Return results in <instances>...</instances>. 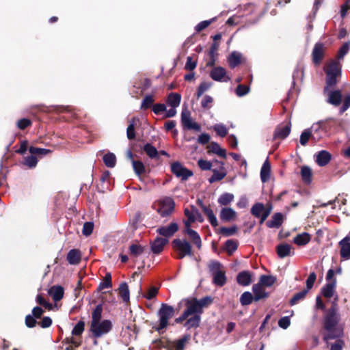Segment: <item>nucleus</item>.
Masks as SVG:
<instances>
[{
	"instance_id": "obj_40",
	"label": "nucleus",
	"mask_w": 350,
	"mask_h": 350,
	"mask_svg": "<svg viewBox=\"0 0 350 350\" xmlns=\"http://www.w3.org/2000/svg\"><path fill=\"white\" fill-rule=\"evenodd\" d=\"M143 150L150 159L159 157L158 150L150 143L146 144L143 147Z\"/></svg>"
},
{
	"instance_id": "obj_4",
	"label": "nucleus",
	"mask_w": 350,
	"mask_h": 350,
	"mask_svg": "<svg viewBox=\"0 0 350 350\" xmlns=\"http://www.w3.org/2000/svg\"><path fill=\"white\" fill-rule=\"evenodd\" d=\"M113 325L110 320L105 319L90 325V332L94 338H98L108 334L112 329Z\"/></svg>"
},
{
	"instance_id": "obj_62",
	"label": "nucleus",
	"mask_w": 350,
	"mask_h": 350,
	"mask_svg": "<svg viewBox=\"0 0 350 350\" xmlns=\"http://www.w3.org/2000/svg\"><path fill=\"white\" fill-rule=\"evenodd\" d=\"M37 319L33 317L30 314L26 315L25 319V324L28 328H33L38 324Z\"/></svg>"
},
{
	"instance_id": "obj_38",
	"label": "nucleus",
	"mask_w": 350,
	"mask_h": 350,
	"mask_svg": "<svg viewBox=\"0 0 350 350\" xmlns=\"http://www.w3.org/2000/svg\"><path fill=\"white\" fill-rule=\"evenodd\" d=\"M310 240V235L307 232L297 234L293 239V241L299 246L306 245Z\"/></svg>"
},
{
	"instance_id": "obj_22",
	"label": "nucleus",
	"mask_w": 350,
	"mask_h": 350,
	"mask_svg": "<svg viewBox=\"0 0 350 350\" xmlns=\"http://www.w3.org/2000/svg\"><path fill=\"white\" fill-rule=\"evenodd\" d=\"M237 283L243 286H247L252 282V273L249 271H243L237 276Z\"/></svg>"
},
{
	"instance_id": "obj_54",
	"label": "nucleus",
	"mask_w": 350,
	"mask_h": 350,
	"mask_svg": "<svg viewBox=\"0 0 350 350\" xmlns=\"http://www.w3.org/2000/svg\"><path fill=\"white\" fill-rule=\"evenodd\" d=\"M144 247L141 245L132 244L129 247L130 254L134 257H137L144 252Z\"/></svg>"
},
{
	"instance_id": "obj_42",
	"label": "nucleus",
	"mask_w": 350,
	"mask_h": 350,
	"mask_svg": "<svg viewBox=\"0 0 350 350\" xmlns=\"http://www.w3.org/2000/svg\"><path fill=\"white\" fill-rule=\"evenodd\" d=\"M103 162L105 165L107 167H114L116 164V155L112 152H108L106 154L103 156Z\"/></svg>"
},
{
	"instance_id": "obj_28",
	"label": "nucleus",
	"mask_w": 350,
	"mask_h": 350,
	"mask_svg": "<svg viewBox=\"0 0 350 350\" xmlns=\"http://www.w3.org/2000/svg\"><path fill=\"white\" fill-rule=\"evenodd\" d=\"M342 101V94L340 90L331 91L329 94L327 103L334 105L338 106Z\"/></svg>"
},
{
	"instance_id": "obj_35",
	"label": "nucleus",
	"mask_w": 350,
	"mask_h": 350,
	"mask_svg": "<svg viewBox=\"0 0 350 350\" xmlns=\"http://www.w3.org/2000/svg\"><path fill=\"white\" fill-rule=\"evenodd\" d=\"M185 232L190 237V239L193 241L196 247L198 249H200L202 247V240L199 234L193 229H185Z\"/></svg>"
},
{
	"instance_id": "obj_45",
	"label": "nucleus",
	"mask_w": 350,
	"mask_h": 350,
	"mask_svg": "<svg viewBox=\"0 0 350 350\" xmlns=\"http://www.w3.org/2000/svg\"><path fill=\"white\" fill-rule=\"evenodd\" d=\"M301 175L302 180L306 183H311V177H312V170L310 167L304 165L301 168Z\"/></svg>"
},
{
	"instance_id": "obj_36",
	"label": "nucleus",
	"mask_w": 350,
	"mask_h": 350,
	"mask_svg": "<svg viewBox=\"0 0 350 350\" xmlns=\"http://www.w3.org/2000/svg\"><path fill=\"white\" fill-rule=\"evenodd\" d=\"M269 207H265L262 203L257 202L251 208V213L256 217H260Z\"/></svg>"
},
{
	"instance_id": "obj_8",
	"label": "nucleus",
	"mask_w": 350,
	"mask_h": 350,
	"mask_svg": "<svg viewBox=\"0 0 350 350\" xmlns=\"http://www.w3.org/2000/svg\"><path fill=\"white\" fill-rule=\"evenodd\" d=\"M161 206L157 209L158 213L161 217L170 216L174 211L175 202L170 197H165L160 201Z\"/></svg>"
},
{
	"instance_id": "obj_19",
	"label": "nucleus",
	"mask_w": 350,
	"mask_h": 350,
	"mask_svg": "<svg viewBox=\"0 0 350 350\" xmlns=\"http://www.w3.org/2000/svg\"><path fill=\"white\" fill-rule=\"evenodd\" d=\"M332 159L331 154L327 150L319 151L316 154V162L320 167L325 166Z\"/></svg>"
},
{
	"instance_id": "obj_39",
	"label": "nucleus",
	"mask_w": 350,
	"mask_h": 350,
	"mask_svg": "<svg viewBox=\"0 0 350 350\" xmlns=\"http://www.w3.org/2000/svg\"><path fill=\"white\" fill-rule=\"evenodd\" d=\"M276 281V278L273 275H262L260 277L259 282L258 284H260V286H265L267 287H270Z\"/></svg>"
},
{
	"instance_id": "obj_27",
	"label": "nucleus",
	"mask_w": 350,
	"mask_h": 350,
	"mask_svg": "<svg viewBox=\"0 0 350 350\" xmlns=\"http://www.w3.org/2000/svg\"><path fill=\"white\" fill-rule=\"evenodd\" d=\"M67 260L70 265H77L81 260V252L79 250L72 249L67 254Z\"/></svg>"
},
{
	"instance_id": "obj_29",
	"label": "nucleus",
	"mask_w": 350,
	"mask_h": 350,
	"mask_svg": "<svg viewBox=\"0 0 350 350\" xmlns=\"http://www.w3.org/2000/svg\"><path fill=\"white\" fill-rule=\"evenodd\" d=\"M271 175V165L268 159L263 163L260 170V179L262 183L267 182L270 178Z\"/></svg>"
},
{
	"instance_id": "obj_10",
	"label": "nucleus",
	"mask_w": 350,
	"mask_h": 350,
	"mask_svg": "<svg viewBox=\"0 0 350 350\" xmlns=\"http://www.w3.org/2000/svg\"><path fill=\"white\" fill-rule=\"evenodd\" d=\"M185 304L187 308L185 310V311L189 316L191 314L196 315L197 314L200 316L203 312V310L200 309L198 302H197V299L195 297L185 299Z\"/></svg>"
},
{
	"instance_id": "obj_3",
	"label": "nucleus",
	"mask_w": 350,
	"mask_h": 350,
	"mask_svg": "<svg viewBox=\"0 0 350 350\" xmlns=\"http://www.w3.org/2000/svg\"><path fill=\"white\" fill-rule=\"evenodd\" d=\"M157 314L159 317V325L154 328L160 333L161 330L167 327L168 320L174 315V308L171 306L163 303L157 312Z\"/></svg>"
},
{
	"instance_id": "obj_1",
	"label": "nucleus",
	"mask_w": 350,
	"mask_h": 350,
	"mask_svg": "<svg viewBox=\"0 0 350 350\" xmlns=\"http://www.w3.org/2000/svg\"><path fill=\"white\" fill-rule=\"evenodd\" d=\"M340 318L324 317L323 340L329 344V340L343 338L344 326L339 324Z\"/></svg>"
},
{
	"instance_id": "obj_44",
	"label": "nucleus",
	"mask_w": 350,
	"mask_h": 350,
	"mask_svg": "<svg viewBox=\"0 0 350 350\" xmlns=\"http://www.w3.org/2000/svg\"><path fill=\"white\" fill-rule=\"evenodd\" d=\"M338 296H336L332 302V307L328 310L327 314L324 317H332V318H340V314L338 313Z\"/></svg>"
},
{
	"instance_id": "obj_13",
	"label": "nucleus",
	"mask_w": 350,
	"mask_h": 350,
	"mask_svg": "<svg viewBox=\"0 0 350 350\" xmlns=\"http://www.w3.org/2000/svg\"><path fill=\"white\" fill-rule=\"evenodd\" d=\"M340 247V254L342 259H350V237L346 236L338 243Z\"/></svg>"
},
{
	"instance_id": "obj_57",
	"label": "nucleus",
	"mask_w": 350,
	"mask_h": 350,
	"mask_svg": "<svg viewBox=\"0 0 350 350\" xmlns=\"http://www.w3.org/2000/svg\"><path fill=\"white\" fill-rule=\"evenodd\" d=\"M310 138L312 139L311 131L306 129L300 135L299 142L302 146H306Z\"/></svg>"
},
{
	"instance_id": "obj_58",
	"label": "nucleus",
	"mask_w": 350,
	"mask_h": 350,
	"mask_svg": "<svg viewBox=\"0 0 350 350\" xmlns=\"http://www.w3.org/2000/svg\"><path fill=\"white\" fill-rule=\"evenodd\" d=\"M220 232L225 237H230L234 234L237 232V226L234 225L231 227H221L220 228Z\"/></svg>"
},
{
	"instance_id": "obj_24",
	"label": "nucleus",
	"mask_w": 350,
	"mask_h": 350,
	"mask_svg": "<svg viewBox=\"0 0 350 350\" xmlns=\"http://www.w3.org/2000/svg\"><path fill=\"white\" fill-rule=\"evenodd\" d=\"M283 222V215L281 213H274L271 220L267 221L266 225L270 228H278Z\"/></svg>"
},
{
	"instance_id": "obj_51",
	"label": "nucleus",
	"mask_w": 350,
	"mask_h": 350,
	"mask_svg": "<svg viewBox=\"0 0 350 350\" xmlns=\"http://www.w3.org/2000/svg\"><path fill=\"white\" fill-rule=\"evenodd\" d=\"M254 300V296L249 291L244 292L240 297V303L242 306L250 305Z\"/></svg>"
},
{
	"instance_id": "obj_6",
	"label": "nucleus",
	"mask_w": 350,
	"mask_h": 350,
	"mask_svg": "<svg viewBox=\"0 0 350 350\" xmlns=\"http://www.w3.org/2000/svg\"><path fill=\"white\" fill-rule=\"evenodd\" d=\"M172 245L178 250V258L193 256L191 245L186 239H175L172 241Z\"/></svg>"
},
{
	"instance_id": "obj_43",
	"label": "nucleus",
	"mask_w": 350,
	"mask_h": 350,
	"mask_svg": "<svg viewBox=\"0 0 350 350\" xmlns=\"http://www.w3.org/2000/svg\"><path fill=\"white\" fill-rule=\"evenodd\" d=\"M234 200V195L230 193H224L219 197L217 202L221 206H227Z\"/></svg>"
},
{
	"instance_id": "obj_61",
	"label": "nucleus",
	"mask_w": 350,
	"mask_h": 350,
	"mask_svg": "<svg viewBox=\"0 0 350 350\" xmlns=\"http://www.w3.org/2000/svg\"><path fill=\"white\" fill-rule=\"evenodd\" d=\"M85 323L83 321H79L72 330V334L80 336L84 331Z\"/></svg>"
},
{
	"instance_id": "obj_21",
	"label": "nucleus",
	"mask_w": 350,
	"mask_h": 350,
	"mask_svg": "<svg viewBox=\"0 0 350 350\" xmlns=\"http://www.w3.org/2000/svg\"><path fill=\"white\" fill-rule=\"evenodd\" d=\"M323 44L317 42L312 50V60L315 64H318L323 57Z\"/></svg>"
},
{
	"instance_id": "obj_31",
	"label": "nucleus",
	"mask_w": 350,
	"mask_h": 350,
	"mask_svg": "<svg viewBox=\"0 0 350 350\" xmlns=\"http://www.w3.org/2000/svg\"><path fill=\"white\" fill-rule=\"evenodd\" d=\"M291 245L288 243L280 244L277 246V254L280 258H284L291 254Z\"/></svg>"
},
{
	"instance_id": "obj_17",
	"label": "nucleus",
	"mask_w": 350,
	"mask_h": 350,
	"mask_svg": "<svg viewBox=\"0 0 350 350\" xmlns=\"http://www.w3.org/2000/svg\"><path fill=\"white\" fill-rule=\"evenodd\" d=\"M291 124L288 122L285 126H278L276 127L274 134V139H284L286 138L291 133Z\"/></svg>"
},
{
	"instance_id": "obj_18",
	"label": "nucleus",
	"mask_w": 350,
	"mask_h": 350,
	"mask_svg": "<svg viewBox=\"0 0 350 350\" xmlns=\"http://www.w3.org/2000/svg\"><path fill=\"white\" fill-rule=\"evenodd\" d=\"M236 217V211L230 207H224L220 211L219 218L222 221H230Z\"/></svg>"
},
{
	"instance_id": "obj_12",
	"label": "nucleus",
	"mask_w": 350,
	"mask_h": 350,
	"mask_svg": "<svg viewBox=\"0 0 350 350\" xmlns=\"http://www.w3.org/2000/svg\"><path fill=\"white\" fill-rule=\"evenodd\" d=\"M178 230V226L176 222H172L168 226H163L157 229V232L163 237H170Z\"/></svg>"
},
{
	"instance_id": "obj_9",
	"label": "nucleus",
	"mask_w": 350,
	"mask_h": 350,
	"mask_svg": "<svg viewBox=\"0 0 350 350\" xmlns=\"http://www.w3.org/2000/svg\"><path fill=\"white\" fill-rule=\"evenodd\" d=\"M210 77L216 81L228 82L230 78L226 75V71L221 66L214 67L211 72Z\"/></svg>"
},
{
	"instance_id": "obj_37",
	"label": "nucleus",
	"mask_w": 350,
	"mask_h": 350,
	"mask_svg": "<svg viewBox=\"0 0 350 350\" xmlns=\"http://www.w3.org/2000/svg\"><path fill=\"white\" fill-rule=\"evenodd\" d=\"M202 210L206 215L211 225L213 227L217 226H218V221H217V217L215 215L213 210L210 207H208L207 206H205L204 207H203L202 208Z\"/></svg>"
},
{
	"instance_id": "obj_63",
	"label": "nucleus",
	"mask_w": 350,
	"mask_h": 350,
	"mask_svg": "<svg viewBox=\"0 0 350 350\" xmlns=\"http://www.w3.org/2000/svg\"><path fill=\"white\" fill-rule=\"evenodd\" d=\"M211 83L207 82L201 83L197 90L196 96L200 98L202 94L211 88Z\"/></svg>"
},
{
	"instance_id": "obj_7",
	"label": "nucleus",
	"mask_w": 350,
	"mask_h": 350,
	"mask_svg": "<svg viewBox=\"0 0 350 350\" xmlns=\"http://www.w3.org/2000/svg\"><path fill=\"white\" fill-rule=\"evenodd\" d=\"M172 172L181 180H187L193 175L191 170L184 167L179 161H175L171 165Z\"/></svg>"
},
{
	"instance_id": "obj_11",
	"label": "nucleus",
	"mask_w": 350,
	"mask_h": 350,
	"mask_svg": "<svg viewBox=\"0 0 350 350\" xmlns=\"http://www.w3.org/2000/svg\"><path fill=\"white\" fill-rule=\"evenodd\" d=\"M307 129L311 131V134L312 135V140L317 142L323 137V135L320 133V132L325 130V121H318L312 124V125L310 128Z\"/></svg>"
},
{
	"instance_id": "obj_47",
	"label": "nucleus",
	"mask_w": 350,
	"mask_h": 350,
	"mask_svg": "<svg viewBox=\"0 0 350 350\" xmlns=\"http://www.w3.org/2000/svg\"><path fill=\"white\" fill-rule=\"evenodd\" d=\"M350 49V40L345 42L339 49L337 60L338 62L343 59L345 56L349 53Z\"/></svg>"
},
{
	"instance_id": "obj_53",
	"label": "nucleus",
	"mask_w": 350,
	"mask_h": 350,
	"mask_svg": "<svg viewBox=\"0 0 350 350\" xmlns=\"http://www.w3.org/2000/svg\"><path fill=\"white\" fill-rule=\"evenodd\" d=\"M221 264L219 261L214 260H211L208 265V271L211 275H213L217 272L221 271Z\"/></svg>"
},
{
	"instance_id": "obj_14",
	"label": "nucleus",
	"mask_w": 350,
	"mask_h": 350,
	"mask_svg": "<svg viewBox=\"0 0 350 350\" xmlns=\"http://www.w3.org/2000/svg\"><path fill=\"white\" fill-rule=\"evenodd\" d=\"M213 162L214 163L218 164L221 171L219 172L216 169L212 170L213 174L208 178V182L210 183H213L215 182L219 181L226 176V172L224 171V163L223 162L219 161L217 159L213 160Z\"/></svg>"
},
{
	"instance_id": "obj_33",
	"label": "nucleus",
	"mask_w": 350,
	"mask_h": 350,
	"mask_svg": "<svg viewBox=\"0 0 350 350\" xmlns=\"http://www.w3.org/2000/svg\"><path fill=\"white\" fill-rule=\"evenodd\" d=\"M213 276V283L217 286H223L226 282V277L225 272L221 271L220 272H217L215 274L212 275Z\"/></svg>"
},
{
	"instance_id": "obj_46",
	"label": "nucleus",
	"mask_w": 350,
	"mask_h": 350,
	"mask_svg": "<svg viewBox=\"0 0 350 350\" xmlns=\"http://www.w3.org/2000/svg\"><path fill=\"white\" fill-rule=\"evenodd\" d=\"M103 306L101 304H98L96 306L92 314V321L91 324L96 323L100 321L102 317Z\"/></svg>"
},
{
	"instance_id": "obj_55",
	"label": "nucleus",
	"mask_w": 350,
	"mask_h": 350,
	"mask_svg": "<svg viewBox=\"0 0 350 350\" xmlns=\"http://www.w3.org/2000/svg\"><path fill=\"white\" fill-rule=\"evenodd\" d=\"M29 152L31 154H37L38 156H43L51 152V150L46 148H38L34 146H30L29 148Z\"/></svg>"
},
{
	"instance_id": "obj_15",
	"label": "nucleus",
	"mask_w": 350,
	"mask_h": 350,
	"mask_svg": "<svg viewBox=\"0 0 350 350\" xmlns=\"http://www.w3.org/2000/svg\"><path fill=\"white\" fill-rule=\"evenodd\" d=\"M191 338L190 334H185L181 338L173 341L168 347V350H184L186 344Z\"/></svg>"
},
{
	"instance_id": "obj_26",
	"label": "nucleus",
	"mask_w": 350,
	"mask_h": 350,
	"mask_svg": "<svg viewBox=\"0 0 350 350\" xmlns=\"http://www.w3.org/2000/svg\"><path fill=\"white\" fill-rule=\"evenodd\" d=\"M208 152L215 154L224 159L226 158V151L225 149L221 148L218 143L212 142L208 146Z\"/></svg>"
},
{
	"instance_id": "obj_50",
	"label": "nucleus",
	"mask_w": 350,
	"mask_h": 350,
	"mask_svg": "<svg viewBox=\"0 0 350 350\" xmlns=\"http://www.w3.org/2000/svg\"><path fill=\"white\" fill-rule=\"evenodd\" d=\"M238 247V243L236 241L228 239L225 243V250L228 254L234 253Z\"/></svg>"
},
{
	"instance_id": "obj_20",
	"label": "nucleus",
	"mask_w": 350,
	"mask_h": 350,
	"mask_svg": "<svg viewBox=\"0 0 350 350\" xmlns=\"http://www.w3.org/2000/svg\"><path fill=\"white\" fill-rule=\"evenodd\" d=\"M336 279H333L331 282H327L321 288V295L326 298H331L334 296L335 288L336 286Z\"/></svg>"
},
{
	"instance_id": "obj_25",
	"label": "nucleus",
	"mask_w": 350,
	"mask_h": 350,
	"mask_svg": "<svg viewBox=\"0 0 350 350\" xmlns=\"http://www.w3.org/2000/svg\"><path fill=\"white\" fill-rule=\"evenodd\" d=\"M49 294L52 296L55 301H59L64 297V289L62 286H53L49 289Z\"/></svg>"
},
{
	"instance_id": "obj_52",
	"label": "nucleus",
	"mask_w": 350,
	"mask_h": 350,
	"mask_svg": "<svg viewBox=\"0 0 350 350\" xmlns=\"http://www.w3.org/2000/svg\"><path fill=\"white\" fill-rule=\"evenodd\" d=\"M24 165L29 168H34L36 167L38 163V159L33 154L27 156L24 158Z\"/></svg>"
},
{
	"instance_id": "obj_49",
	"label": "nucleus",
	"mask_w": 350,
	"mask_h": 350,
	"mask_svg": "<svg viewBox=\"0 0 350 350\" xmlns=\"http://www.w3.org/2000/svg\"><path fill=\"white\" fill-rule=\"evenodd\" d=\"M309 291L308 290H306L305 288L301 291L299 293H297L294 295V296L290 300V304L291 306H294L297 304L299 301L304 299L306 295L308 294Z\"/></svg>"
},
{
	"instance_id": "obj_59",
	"label": "nucleus",
	"mask_w": 350,
	"mask_h": 350,
	"mask_svg": "<svg viewBox=\"0 0 350 350\" xmlns=\"http://www.w3.org/2000/svg\"><path fill=\"white\" fill-rule=\"evenodd\" d=\"M154 103V98L152 95H146L142 100L141 105V109H147L152 107Z\"/></svg>"
},
{
	"instance_id": "obj_34",
	"label": "nucleus",
	"mask_w": 350,
	"mask_h": 350,
	"mask_svg": "<svg viewBox=\"0 0 350 350\" xmlns=\"http://www.w3.org/2000/svg\"><path fill=\"white\" fill-rule=\"evenodd\" d=\"M241 55L237 51H232L228 57V64L231 68H234L241 63Z\"/></svg>"
},
{
	"instance_id": "obj_64",
	"label": "nucleus",
	"mask_w": 350,
	"mask_h": 350,
	"mask_svg": "<svg viewBox=\"0 0 350 350\" xmlns=\"http://www.w3.org/2000/svg\"><path fill=\"white\" fill-rule=\"evenodd\" d=\"M345 346L343 338L335 340V342L330 345L329 350H342Z\"/></svg>"
},
{
	"instance_id": "obj_5",
	"label": "nucleus",
	"mask_w": 350,
	"mask_h": 350,
	"mask_svg": "<svg viewBox=\"0 0 350 350\" xmlns=\"http://www.w3.org/2000/svg\"><path fill=\"white\" fill-rule=\"evenodd\" d=\"M180 121L184 129L193 130L197 132H200L202 130L200 124L193 121L191 119V112L187 107L183 108Z\"/></svg>"
},
{
	"instance_id": "obj_16",
	"label": "nucleus",
	"mask_w": 350,
	"mask_h": 350,
	"mask_svg": "<svg viewBox=\"0 0 350 350\" xmlns=\"http://www.w3.org/2000/svg\"><path fill=\"white\" fill-rule=\"evenodd\" d=\"M167 242L168 240L167 239L159 237H156L150 244L151 251L154 254H160L163 250L164 246Z\"/></svg>"
},
{
	"instance_id": "obj_32",
	"label": "nucleus",
	"mask_w": 350,
	"mask_h": 350,
	"mask_svg": "<svg viewBox=\"0 0 350 350\" xmlns=\"http://www.w3.org/2000/svg\"><path fill=\"white\" fill-rule=\"evenodd\" d=\"M119 294L120 297L124 302L129 301L130 299V292L129 289V286L126 282H122L118 288Z\"/></svg>"
},
{
	"instance_id": "obj_48",
	"label": "nucleus",
	"mask_w": 350,
	"mask_h": 350,
	"mask_svg": "<svg viewBox=\"0 0 350 350\" xmlns=\"http://www.w3.org/2000/svg\"><path fill=\"white\" fill-rule=\"evenodd\" d=\"M111 286V275L110 273H107L103 280L99 284L98 286V291H101L104 288H109Z\"/></svg>"
},
{
	"instance_id": "obj_56",
	"label": "nucleus",
	"mask_w": 350,
	"mask_h": 350,
	"mask_svg": "<svg viewBox=\"0 0 350 350\" xmlns=\"http://www.w3.org/2000/svg\"><path fill=\"white\" fill-rule=\"evenodd\" d=\"M133 168L135 173L137 176H140L145 172V167L144 163L140 161H133L132 163Z\"/></svg>"
},
{
	"instance_id": "obj_30",
	"label": "nucleus",
	"mask_w": 350,
	"mask_h": 350,
	"mask_svg": "<svg viewBox=\"0 0 350 350\" xmlns=\"http://www.w3.org/2000/svg\"><path fill=\"white\" fill-rule=\"evenodd\" d=\"M181 101V95L178 93H170L167 98V104L171 107H178Z\"/></svg>"
},
{
	"instance_id": "obj_41",
	"label": "nucleus",
	"mask_w": 350,
	"mask_h": 350,
	"mask_svg": "<svg viewBox=\"0 0 350 350\" xmlns=\"http://www.w3.org/2000/svg\"><path fill=\"white\" fill-rule=\"evenodd\" d=\"M201 317L198 314L193 315L189 318L185 323V327L187 329H191L193 327H197L199 326Z\"/></svg>"
},
{
	"instance_id": "obj_23",
	"label": "nucleus",
	"mask_w": 350,
	"mask_h": 350,
	"mask_svg": "<svg viewBox=\"0 0 350 350\" xmlns=\"http://www.w3.org/2000/svg\"><path fill=\"white\" fill-rule=\"evenodd\" d=\"M252 291L254 293V301H258L262 299L267 298L269 295L260 284H255L252 286Z\"/></svg>"
},
{
	"instance_id": "obj_60",
	"label": "nucleus",
	"mask_w": 350,
	"mask_h": 350,
	"mask_svg": "<svg viewBox=\"0 0 350 350\" xmlns=\"http://www.w3.org/2000/svg\"><path fill=\"white\" fill-rule=\"evenodd\" d=\"M214 130L216 133L221 137H225L228 133V129L226 126L223 124H216L214 126Z\"/></svg>"
},
{
	"instance_id": "obj_2",
	"label": "nucleus",
	"mask_w": 350,
	"mask_h": 350,
	"mask_svg": "<svg viewBox=\"0 0 350 350\" xmlns=\"http://www.w3.org/2000/svg\"><path fill=\"white\" fill-rule=\"evenodd\" d=\"M325 73L326 86L325 87V91L329 87L334 86L336 84V78L341 74V65L340 62L336 59H332L325 70Z\"/></svg>"
}]
</instances>
